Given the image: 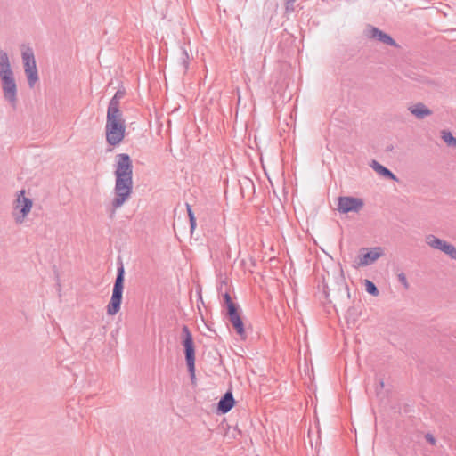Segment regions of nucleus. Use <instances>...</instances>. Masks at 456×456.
Wrapping results in <instances>:
<instances>
[{
    "instance_id": "14",
    "label": "nucleus",
    "mask_w": 456,
    "mask_h": 456,
    "mask_svg": "<svg viewBox=\"0 0 456 456\" xmlns=\"http://www.w3.org/2000/svg\"><path fill=\"white\" fill-rule=\"evenodd\" d=\"M234 403L235 400L232 393L231 391H227L218 402L217 410L223 414L227 413L234 406Z\"/></svg>"
},
{
    "instance_id": "2",
    "label": "nucleus",
    "mask_w": 456,
    "mask_h": 456,
    "mask_svg": "<svg viewBox=\"0 0 456 456\" xmlns=\"http://www.w3.org/2000/svg\"><path fill=\"white\" fill-rule=\"evenodd\" d=\"M0 81L4 99L15 110L18 104V86L8 53L0 50Z\"/></svg>"
},
{
    "instance_id": "26",
    "label": "nucleus",
    "mask_w": 456,
    "mask_h": 456,
    "mask_svg": "<svg viewBox=\"0 0 456 456\" xmlns=\"http://www.w3.org/2000/svg\"><path fill=\"white\" fill-rule=\"evenodd\" d=\"M425 438H426L427 442H428L429 444H433V445L436 444V439H435V437L433 436V435H431V434H429V433H428V434H427V435L425 436Z\"/></svg>"
},
{
    "instance_id": "12",
    "label": "nucleus",
    "mask_w": 456,
    "mask_h": 456,
    "mask_svg": "<svg viewBox=\"0 0 456 456\" xmlns=\"http://www.w3.org/2000/svg\"><path fill=\"white\" fill-rule=\"evenodd\" d=\"M226 316L232 325L233 329L237 332V334L241 338H246V331L244 328L243 321L240 314V307L239 306H232L231 309L227 310Z\"/></svg>"
},
{
    "instance_id": "23",
    "label": "nucleus",
    "mask_w": 456,
    "mask_h": 456,
    "mask_svg": "<svg viewBox=\"0 0 456 456\" xmlns=\"http://www.w3.org/2000/svg\"><path fill=\"white\" fill-rule=\"evenodd\" d=\"M296 0H285V12L291 13L295 11Z\"/></svg>"
},
{
    "instance_id": "28",
    "label": "nucleus",
    "mask_w": 456,
    "mask_h": 456,
    "mask_svg": "<svg viewBox=\"0 0 456 456\" xmlns=\"http://www.w3.org/2000/svg\"><path fill=\"white\" fill-rule=\"evenodd\" d=\"M392 150H393V146L387 147V151H392Z\"/></svg>"
},
{
    "instance_id": "15",
    "label": "nucleus",
    "mask_w": 456,
    "mask_h": 456,
    "mask_svg": "<svg viewBox=\"0 0 456 456\" xmlns=\"http://www.w3.org/2000/svg\"><path fill=\"white\" fill-rule=\"evenodd\" d=\"M408 110L418 119H424L425 118L432 115V110L422 102H418L410 106Z\"/></svg>"
},
{
    "instance_id": "3",
    "label": "nucleus",
    "mask_w": 456,
    "mask_h": 456,
    "mask_svg": "<svg viewBox=\"0 0 456 456\" xmlns=\"http://www.w3.org/2000/svg\"><path fill=\"white\" fill-rule=\"evenodd\" d=\"M126 124L122 112L107 111L105 134L106 141L110 146L118 145L124 139Z\"/></svg>"
},
{
    "instance_id": "4",
    "label": "nucleus",
    "mask_w": 456,
    "mask_h": 456,
    "mask_svg": "<svg viewBox=\"0 0 456 456\" xmlns=\"http://www.w3.org/2000/svg\"><path fill=\"white\" fill-rule=\"evenodd\" d=\"M124 277L125 269L122 262H120L117 269V276L112 289L111 298L107 305V313L110 315H115L120 310L124 289Z\"/></svg>"
},
{
    "instance_id": "18",
    "label": "nucleus",
    "mask_w": 456,
    "mask_h": 456,
    "mask_svg": "<svg viewBox=\"0 0 456 456\" xmlns=\"http://www.w3.org/2000/svg\"><path fill=\"white\" fill-rule=\"evenodd\" d=\"M442 139L446 142L449 146L456 147V138L449 131L442 132Z\"/></svg>"
},
{
    "instance_id": "16",
    "label": "nucleus",
    "mask_w": 456,
    "mask_h": 456,
    "mask_svg": "<svg viewBox=\"0 0 456 456\" xmlns=\"http://www.w3.org/2000/svg\"><path fill=\"white\" fill-rule=\"evenodd\" d=\"M370 166L375 172H377L381 176L392 181H397L396 175L377 160H372Z\"/></svg>"
},
{
    "instance_id": "9",
    "label": "nucleus",
    "mask_w": 456,
    "mask_h": 456,
    "mask_svg": "<svg viewBox=\"0 0 456 456\" xmlns=\"http://www.w3.org/2000/svg\"><path fill=\"white\" fill-rule=\"evenodd\" d=\"M337 290L334 289H329L327 286L324 289V293L326 294V297L329 298L330 302H332V299L342 303L344 298L346 300L350 299V292L347 284L346 283L344 277L341 276L337 281Z\"/></svg>"
},
{
    "instance_id": "5",
    "label": "nucleus",
    "mask_w": 456,
    "mask_h": 456,
    "mask_svg": "<svg viewBox=\"0 0 456 456\" xmlns=\"http://www.w3.org/2000/svg\"><path fill=\"white\" fill-rule=\"evenodd\" d=\"M24 194V190L20 191L13 203L12 216L15 223L19 224L25 221V218L31 211L33 206L32 200L25 197Z\"/></svg>"
},
{
    "instance_id": "11",
    "label": "nucleus",
    "mask_w": 456,
    "mask_h": 456,
    "mask_svg": "<svg viewBox=\"0 0 456 456\" xmlns=\"http://www.w3.org/2000/svg\"><path fill=\"white\" fill-rule=\"evenodd\" d=\"M383 255V249L380 247L370 249L362 248L358 256V266H367L373 264Z\"/></svg>"
},
{
    "instance_id": "27",
    "label": "nucleus",
    "mask_w": 456,
    "mask_h": 456,
    "mask_svg": "<svg viewBox=\"0 0 456 456\" xmlns=\"http://www.w3.org/2000/svg\"><path fill=\"white\" fill-rule=\"evenodd\" d=\"M351 314H353V309H349L348 310V316L351 315Z\"/></svg>"
},
{
    "instance_id": "8",
    "label": "nucleus",
    "mask_w": 456,
    "mask_h": 456,
    "mask_svg": "<svg viewBox=\"0 0 456 456\" xmlns=\"http://www.w3.org/2000/svg\"><path fill=\"white\" fill-rule=\"evenodd\" d=\"M338 201V211L342 214L359 213L364 206L362 199L352 196H340Z\"/></svg>"
},
{
    "instance_id": "22",
    "label": "nucleus",
    "mask_w": 456,
    "mask_h": 456,
    "mask_svg": "<svg viewBox=\"0 0 456 456\" xmlns=\"http://www.w3.org/2000/svg\"><path fill=\"white\" fill-rule=\"evenodd\" d=\"M224 304L226 305L227 310L231 309L232 306H239L237 304L232 302L230 294L227 292L224 293Z\"/></svg>"
},
{
    "instance_id": "25",
    "label": "nucleus",
    "mask_w": 456,
    "mask_h": 456,
    "mask_svg": "<svg viewBox=\"0 0 456 456\" xmlns=\"http://www.w3.org/2000/svg\"><path fill=\"white\" fill-rule=\"evenodd\" d=\"M188 60H189L188 53H187L186 50L183 49L182 51V61H183V65L184 70L188 69V67H189Z\"/></svg>"
},
{
    "instance_id": "1",
    "label": "nucleus",
    "mask_w": 456,
    "mask_h": 456,
    "mask_svg": "<svg viewBox=\"0 0 456 456\" xmlns=\"http://www.w3.org/2000/svg\"><path fill=\"white\" fill-rule=\"evenodd\" d=\"M114 198L111 205L114 209L120 208L133 192V162L126 153L116 156Z\"/></svg>"
},
{
    "instance_id": "24",
    "label": "nucleus",
    "mask_w": 456,
    "mask_h": 456,
    "mask_svg": "<svg viewBox=\"0 0 456 456\" xmlns=\"http://www.w3.org/2000/svg\"><path fill=\"white\" fill-rule=\"evenodd\" d=\"M398 281L402 283L405 289H409V283L406 275L403 273H400L398 275Z\"/></svg>"
},
{
    "instance_id": "20",
    "label": "nucleus",
    "mask_w": 456,
    "mask_h": 456,
    "mask_svg": "<svg viewBox=\"0 0 456 456\" xmlns=\"http://www.w3.org/2000/svg\"><path fill=\"white\" fill-rule=\"evenodd\" d=\"M186 209L189 216L191 232H192L196 227V218L191 209V206L188 203H186Z\"/></svg>"
},
{
    "instance_id": "17",
    "label": "nucleus",
    "mask_w": 456,
    "mask_h": 456,
    "mask_svg": "<svg viewBox=\"0 0 456 456\" xmlns=\"http://www.w3.org/2000/svg\"><path fill=\"white\" fill-rule=\"evenodd\" d=\"M125 90L124 89H118L114 96L110 99L107 111L110 112H122L120 110V100L125 96Z\"/></svg>"
},
{
    "instance_id": "21",
    "label": "nucleus",
    "mask_w": 456,
    "mask_h": 456,
    "mask_svg": "<svg viewBox=\"0 0 456 456\" xmlns=\"http://www.w3.org/2000/svg\"><path fill=\"white\" fill-rule=\"evenodd\" d=\"M241 193L244 196V190L248 189L252 192L255 191V186L253 181L248 178H244L243 181L240 182Z\"/></svg>"
},
{
    "instance_id": "13",
    "label": "nucleus",
    "mask_w": 456,
    "mask_h": 456,
    "mask_svg": "<svg viewBox=\"0 0 456 456\" xmlns=\"http://www.w3.org/2000/svg\"><path fill=\"white\" fill-rule=\"evenodd\" d=\"M366 36L370 39L377 40L385 45H391L394 47H399L398 44L395 41L394 38H392L390 35L383 32L382 30L376 27L370 25L368 26V28H366Z\"/></svg>"
},
{
    "instance_id": "7",
    "label": "nucleus",
    "mask_w": 456,
    "mask_h": 456,
    "mask_svg": "<svg viewBox=\"0 0 456 456\" xmlns=\"http://www.w3.org/2000/svg\"><path fill=\"white\" fill-rule=\"evenodd\" d=\"M21 58L28 84L32 88L39 79L33 49L28 47L24 50Z\"/></svg>"
},
{
    "instance_id": "10",
    "label": "nucleus",
    "mask_w": 456,
    "mask_h": 456,
    "mask_svg": "<svg viewBox=\"0 0 456 456\" xmlns=\"http://www.w3.org/2000/svg\"><path fill=\"white\" fill-rule=\"evenodd\" d=\"M426 243L432 248L438 249L456 260V248L447 241L436 237L433 234L426 236Z\"/></svg>"
},
{
    "instance_id": "19",
    "label": "nucleus",
    "mask_w": 456,
    "mask_h": 456,
    "mask_svg": "<svg viewBox=\"0 0 456 456\" xmlns=\"http://www.w3.org/2000/svg\"><path fill=\"white\" fill-rule=\"evenodd\" d=\"M365 289L366 291L372 295L377 297L379 294V291L377 288V286L370 280H365Z\"/></svg>"
},
{
    "instance_id": "6",
    "label": "nucleus",
    "mask_w": 456,
    "mask_h": 456,
    "mask_svg": "<svg viewBox=\"0 0 456 456\" xmlns=\"http://www.w3.org/2000/svg\"><path fill=\"white\" fill-rule=\"evenodd\" d=\"M183 341L184 347L185 360L191 379L195 378V348L192 336L189 328L184 325L182 329Z\"/></svg>"
}]
</instances>
